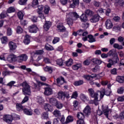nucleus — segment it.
Wrapping results in <instances>:
<instances>
[{"label": "nucleus", "instance_id": "obj_1", "mask_svg": "<svg viewBox=\"0 0 124 124\" xmlns=\"http://www.w3.org/2000/svg\"><path fill=\"white\" fill-rule=\"evenodd\" d=\"M79 16L76 12L70 13L66 15V22L69 26L73 25V20L78 19Z\"/></svg>", "mask_w": 124, "mask_h": 124}, {"label": "nucleus", "instance_id": "obj_2", "mask_svg": "<svg viewBox=\"0 0 124 124\" xmlns=\"http://www.w3.org/2000/svg\"><path fill=\"white\" fill-rule=\"evenodd\" d=\"M20 86L23 87L22 92L24 95H31V87L27 82H23L21 84H20Z\"/></svg>", "mask_w": 124, "mask_h": 124}, {"label": "nucleus", "instance_id": "obj_3", "mask_svg": "<svg viewBox=\"0 0 124 124\" xmlns=\"http://www.w3.org/2000/svg\"><path fill=\"white\" fill-rule=\"evenodd\" d=\"M28 60V56L25 54H21L16 57V61L18 62H23L24 61H26Z\"/></svg>", "mask_w": 124, "mask_h": 124}, {"label": "nucleus", "instance_id": "obj_4", "mask_svg": "<svg viewBox=\"0 0 124 124\" xmlns=\"http://www.w3.org/2000/svg\"><path fill=\"white\" fill-rule=\"evenodd\" d=\"M28 29L30 32H31V33H36L38 31V28H37V26H36L35 24L30 26Z\"/></svg>", "mask_w": 124, "mask_h": 124}, {"label": "nucleus", "instance_id": "obj_5", "mask_svg": "<svg viewBox=\"0 0 124 124\" xmlns=\"http://www.w3.org/2000/svg\"><path fill=\"white\" fill-rule=\"evenodd\" d=\"M88 92L89 93L90 96L93 97L95 98V100L97 101V96L98 95L97 93H94V91L92 88L89 89Z\"/></svg>", "mask_w": 124, "mask_h": 124}, {"label": "nucleus", "instance_id": "obj_6", "mask_svg": "<svg viewBox=\"0 0 124 124\" xmlns=\"http://www.w3.org/2000/svg\"><path fill=\"white\" fill-rule=\"evenodd\" d=\"M111 93L112 91H111V89H106L105 90H102V91L101 92V96L103 97L104 94L107 96H109L111 95Z\"/></svg>", "mask_w": 124, "mask_h": 124}, {"label": "nucleus", "instance_id": "obj_7", "mask_svg": "<svg viewBox=\"0 0 124 124\" xmlns=\"http://www.w3.org/2000/svg\"><path fill=\"white\" fill-rule=\"evenodd\" d=\"M8 45H9L10 50L11 51H14L16 50V49H17V45H16V43L12 41H10Z\"/></svg>", "mask_w": 124, "mask_h": 124}, {"label": "nucleus", "instance_id": "obj_8", "mask_svg": "<svg viewBox=\"0 0 124 124\" xmlns=\"http://www.w3.org/2000/svg\"><path fill=\"white\" fill-rule=\"evenodd\" d=\"M3 120L6 122V123H8L9 124H10L12 122V121L13 120V117L12 116L10 115H6L4 116Z\"/></svg>", "mask_w": 124, "mask_h": 124}, {"label": "nucleus", "instance_id": "obj_9", "mask_svg": "<svg viewBox=\"0 0 124 124\" xmlns=\"http://www.w3.org/2000/svg\"><path fill=\"white\" fill-rule=\"evenodd\" d=\"M44 94L45 95L49 96L53 94V90L50 87H46L45 88Z\"/></svg>", "mask_w": 124, "mask_h": 124}, {"label": "nucleus", "instance_id": "obj_10", "mask_svg": "<svg viewBox=\"0 0 124 124\" xmlns=\"http://www.w3.org/2000/svg\"><path fill=\"white\" fill-rule=\"evenodd\" d=\"M103 110V114L106 116V117L108 119V115L110 114V110L108 108V107L103 108V106H102Z\"/></svg>", "mask_w": 124, "mask_h": 124}, {"label": "nucleus", "instance_id": "obj_11", "mask_svg": "<svg viewBox=\"0 0 124 124\" xmlns=\"http://www.w3.org/2000/svg\"><path fill=\"white\" fill-rule=\"evenodd\" d=\"M99 19H100V16L98 15H95L91 19H90V21L92 23H96V22L99 21Z\"/></svg>", "mask_w": 124, "mask_h": 124}, {"label": "nucleus", "instance_id": "obj_12", "mask_svg": "<svg viewBox=\"0 0 124 124\" xmlns=\"http://www.w3.org/2000/svg\"><path fill=\"white\" fill-rule=\"evenodd\" d=\"M57 83L58 86L61 87L62 84H64V83H66V82L64 81V78L61 77L57 79Z\"/></svg>", "mask_w": 124, "mask_h": 124}, {"label": "nucleus", "instance_id": "obj_13", "mask_svg": "<svg viewBox=\"0 0 124 124\" xmlns=\"http://www.w3.org/2000/svg\"><path fill=\"white\" fill-rule=\"evenodd\" d=\"M105 24L108 30H110V29H112V28H113V23H112V21L110 19H108L106 21Z\"/></svg>", "mask_w": 124, "mask_h": 124}, {"label": "nucleus", "instance_id": "obj_14", "mask_svg": "<svg viewBox=\"0 0 124 124\" xmlns=\"http://www.w3.org/2000/svg\"><path fill=\"white\" fill-rule=\"evenodd\" d=\"M52 26V23L50 21H46L45 24L44 25L43 28L46 31H47L50 27Z\"/></svg>", "mask_w": 124, "mask_h": 124}, {"label": "nucleus", "instance_id": "obj_15", "mask_svg": "<svg viewBox=\"0 0 124 124\" xmlns=\"http://www.w3.org/2000/svg\"><path fill=\"white\" fill-rule=\"evenodd\" d=\"M57 31L59 32H63L65 31V27L62 24H58L57 26Z\"/></svg>", "mask_w": 124, "mask_h": 124}, {"label": "nucleus", "instance_id": "obj_16", "mask_svg": "<svg viewBox=\"0 0 124 124\" xmlns=\"http://www.w3.org/2000/svg\"><path fill=\"white\" fill-rule=\"evenodd\" d=\"M17 60V57L16 55H14V54H11L9 55L8 58H7V60L8 62H15V60Z\"/></svg>", "mask_w": 124, "mask_h": 124}, {"label": "nucleus", "instance_id": "obj_17", "mask_svg": "<svg viewBox=\"0 0 124 124\" xmlns=\"http://www.w3.org/2000/svg\"><path fill=\"white\" fill-rule=\"evenodd\" d=\"M45 110L47 112H49V111L52 112V111H53V107L49 104H46L45 105Z\"/></svg>", "mask_w": 124, "mask_h": 124}, {"label": "nucleus", "instance_id": "obj_18", "mask_svg": "<svg viewBox=\"0 0 124 124\" xmlns=\"http://www.w3.org/2000/svg\"><path fill=\"white\" fill-rule=\"evenodd\" d=\"M91 62H93L95 64H97L98 65L101 64L102 63V61L98 58H93L92 59Z\"/></svg>", "mask_w": 124, "mask_h": 124}, {"label": "nucleus", "instance_id": "obj_19", "mask_svg": "<svg viewBox=\"0 0 124 124\" xmlns=\"http://www.w3.org/2000/svg\"><path fill=\"white\" fill-rule=\"evenodd\" d=\"M58 98L61 100H64L65 98V93L63 92H60L58 93Z\"/></svg>", "mask_w": 124, "mask_h": 124}, {"label": "nucleus", "instance_id": "obj_20", "mask_svg": "<svg viewBox=\"0 0 124 124\" xmlns=\"http://www.w3.org/2000/svg\"><path fill=\"white\" fill-rule=\"evenodd\" d=\"M23 111L24 114L28 115V116H31L32 115V110L28 108H24Z\"/></svg>", "mask_w": 124, "mask_h": 124}, {"label": "nucleus", "instance_id": "obj_21", "mask_svg": "<svg viewBox=\"0 0 124 124\" xmlns=\"http://www.w3.org/2000/svg\"><path fill=\"white\" fill-rule=\"evenodd\" d=\"M83 112L85 115H90L91 114V107L89 106H86L83 110Z\"/></svg>", "mask_w": 124, "mask_h": 124}, {"label": "nucleus", "instance_id": "obj_22", "mask_svg": "<svg viewBox=\"0 0 124 124\" xmlns=\"http://www.w3.org/2000/svg\"><path fill=\"white\" fill-rule=\"evenodd\" d=\"M80 19L81 20V22L85 23L88 21V17L86 16V14H83L80 16Z\"/></svg>", "mask_w": 124, "mask_h": 124}, {"label": "nucleus", "instance_id": "obj_23", "mask_svg": "<svg viewBox=\"0 0 124 124\" xmlns=\"http://www.w3.org/2000/svg\"><path fill=\"white\" fill-rule=\"evenodd\" d=\"M88 38H89L88 42H90V43H93V42H95V41H96L95 38H94L92 34L88 35Z\"/></svg>", "mask_w": 124, "mask_h": 124}, {"label": "nucleus", "instance_id": "obj_24", "mask_svg": "<svg viewBox=\"0 0 124 124\" xmlns=\"http://www.w3.org/2000/svg\"><path fill=\"white\" fill-rule=\"evenodd\" d=\"M116 80L118 83H124V76H117Z\"/></svg>", "mask_w": 124, "mask_h": 124}, {"label": "nucleus", "instance_id": "obj_25", "mask_svg": "<svg viewBox=\"0 0 124 124\" xmlns=\"http://www.w3.org/2000/svg\"><path fill=\"white\" fill-rule=\"evenodd\" d=\"M81 67H82V64L81 63H77L72 66V68L74 70H78Z\"/></svg>", "mask_w": 124, "mask_h": 124}, {"label": "nucleus", "instance_id": "obj_26", "mask_svg": "<svg viewBox=\"0 0 124 124\" xmlns=\"http://www.w3.org/2000/svg\"><path fill=\"white\" fill-rule=\"evenodd\" d=\"M1 42L2 44H7V42H8V38H7V37L3 36L2 38H1Z\"/></svg>", "mask_w": 124, "mask_h": 124}, {"label": "nucleus", "instance_id": "obj_27", "mask_svg": "<svg viewBox=\"0 0 124 124\" xmlns=\"http://www.w3.org/2000/svg\"><path fill=\"white\" fill-rule=\"evenodd\" d=\"M16 108L17 111H22V110H24V107H23V106H22V104L19 103H17L16 104Z\"/></svg>", "mask_w": 124, "mask_h": 124}, {"label": "nucleus", "instance_id": "obj_28", "mask_svg": "<svg viewBox=\"0 0 124 124\" xmlns=\"http://www.w3.org/2000/svg\"><path fill=\"white\" fill-rule=\"evenodd\" d=\"M43 69L44 71H47L49 72V73H52V72H53V69L50 66H46V67H44Z\"/></svg>", "mask_w": 124, "mask_h": 124}, {"label": "nucleus", "instance_id": "obj_29", "mask_svg": "<svg viewBox=\"0 0 124 124\" xmlns=\"http://www.w3.org/2000/svg\"><path fill=\"white\" fill-rule=\"evenodd\" d=\"M115 4L119 6H123L124 5V1L123 0H115Z\"/></svg>", "mask_w": 124, "mask_h": 124}, {"label": "nucleus", "instance_id": "obj_30", "mask_svg": "<svg viewBox=\"0 0 124 124\" xmlns=\"http://www.w3.org/2000/svg\"><path fill=\"white\" fill-rule=\"evenodd\" d=\"M113 48H115V49H118V50H122L124 49V47H123V46L120 45L118 43H115L113 45Z\"/></svg>", "mask_w": 124, "mask_h": 124}, {"label": "nucleus", "instance_id": "obj_31", "mask_svg": "<svg viewBox=\"0 0 124 124\" xmlns=\"http://www.w3.org/2000/svg\"><path fill=\"white\" fill-rule=\"evenodd\" d=\"M49 103H50L52 105H56V104L57 103V99L55 98H48Z\"/></svg>", "mask_w": 124, "mask_h": 124}, {"label": "nucleus", "instance_id": "obj_32", "mask_svg": "<svg viewBox=\"0 0 124 124\" xmlns=\"http://www.w3.org/2000/svg\"><path fill=\"white\" fill-rule=\"evenodd\" d=\"M73 64V60L71 59H70L65 62V65L66 66H71Z\"/></svg>", "mask_w": 124, "mask_h": 124}, {"label": "nucleus", "instance_id": "obj_33", "mask_svg": "<svg viewBox=\"0 0 124 124\" xmlns=\"http://www.w3.org/2000/svg\"><path fill=\"white\" fill-rule=\"evenodd\" d=\"M109 64H110L111 65H113V64H115V63H117L118 62H119V57H115V61L114 62L111 59L109 60Z\"/></svg>", "mask_w": 124, "mask_h": 124}, {"label": "nucleus", "instance_id": "obj_34", "mask_svg": "<svg viewBox=\"0 0 124 124\" xmlns=\"http://www.w3.org/2000/svg\"><path fill=\"white\" fill-rule=\"evenodd\" d=\"M77 117L79 120H84L85 119V115L82 112H78L77 114Z\"/></svg>", "mask_w": 124, "mask_h": 124}, {"label": "nucleus", "instance_id": "obj_35", "mask_svg": "<svg viewBox=\"0 0 124 124\" xmlns=\"http://www.w3.org/2000/svg\"><path fill=\"white\" fill-rule=\"evenodd\" d=\"M55 105L57 109H62L63 107V105L61 102H58V101Z\"/></svg>", "mask_w": 124, "mask_h": 124}, {"label": "nucleus", "instance_id": "obj_36", "mask_svg": "<svg viewBox=\"0 0 124 124\" xmlns=\"http://www.w3.org/2000/svg\"><path fill=\"white\" fill-rule=\"evenodd\" d=\"M53 115L58 118V117H60L61 116V111L58 109H56L53 112Z\"/></svg>", "mask_w": 124, "mask_h": 124}, {"label": "nucleus", "instance_id": "obj_37", "mask_svg": "<svg viewBox=\"0 0 124 124\" xmlns=\"http://www.w3.org/2000/svg\"><path fill=\"white\" fill-rule=\"evenodd\" d=\"M30 36L28 35H26V36H25V39L23 41L24 43L25 44H29L30 42Z\"/></svg>", "mask_w": 124, "mask_h": 124}, {"label": "nucleus", "instance_id": "obj_38", "mask_svg": "<svg viewBox=\"0 0 124 124\" xmlns=\"http://www.w3.org/2000/svg\"><path fill=\"white\" fill-rule=\"evenodd\" d=\"M85 13L86 15L88 16H93V12L91 10L87 9L85 11Z\"/></svg>", "mask_w": 124, "mask_h": 124}, {"label": "nucleus", "instance_id": "obj_39", "mask_svg": "<svg viewBox=\"0 0 124 124\" xmlns=\"http://www.w3.org/2000/svg\"><path fill=\"white\" fill-rule=\"evenodd\" d=\"M84 84V81L82 80H80L74 82L75 86H81V85H83Z\"/></svg>", "mask_w": 124, "mask_h": 124}, {"label": "nucleus", "instance_id": "obj_40", "mask_svg": "<svg viewBox=\"0 0 124 124\" xmlns=\"http://www.w3.org/2000/svg\"><path fill=\"white\" fill-rule=\"evenodd\" d=\"M98 97H97V101H95V98H94V100L89 101V103H90L91 104H93L94 103L95 105H98Z\"/></svg>", "mask_w": 124, "mask_h": 124}, {"label": "nucleus", "instance_id": "obj_41", "mask_svg": "<svg viewBox=\"0 0 124 124\" xmlns=\"http://www.w3.org/2000/svg\"><path fill=\"white\" fill-rule=\"evenodd\" d=\"M17 16L20 20H23V18H24V13L21 11H19L17 13Z\"/></svg>", "mask_w": 124, "mask_h": 124}, {"label": "nucleus", "instance_id": "obj_42", "mask_svg": "<svg viewBox=\"0 0 124 124\" xmlns=\"http://www.w3.org/2000/svg\"><path fill=\"white\" fill-rule=\"evenodd\" d=\"M73 121V117L71 116H69L67 117L66 123V124H68L69 123H71Z\"/></svg>", "mask_w": 124, "mask_h": 124}, {"label": "nucleus", "instance_id": "obj_43", "mask_svg": "<svg viewBox=\"0 0 124 124\" xmlns=\"http://www.w3.org/2000/svg\"><path fill=\"white\" fill-rule=\"evenodd\" d=\"M7 15V12L5 11H3L1 14H0V18L1 19H3V18H5L6 16Z\"/></svg>", "mask_w": 124, "mask_h": 124}, {"label": "nucleus", "instance_id": "obj_44", "mask_svg": "<svg viewBox=\"0 0 124 124\" xmlns=\"http://www.w3.org/2000/svg\"><path fill=\"white\" fill-rule=\"evenodd\" d=\"M37 99V102H38L39 104H43V103H44V100L42 98V97H38Z\"/></svg>", "mask_w": 124, "mask_h": 124}, {"label": "nucleus", "instance_id": "obj_45", "mask_svg": "<svg viewBox=\"0 0 124 124\" xmlns=\"http://www.w3.org/2000/svg\"><path fill=\"white\" fill-rule=\"evenodd\" d=\"M49 11H50V7H49L47 5H46L45 6V9H44L45 14H46V15L48 14Z\"/></svg>", "mask_w": 124, "mask_h": 124}, {"label": "nucleus", "instance_id": "obj_46", "mask_svg": "<svg viewBox=\"0 0 124 124\" xmlns=\"http://www.w3.org/2000/svg\"><path fill=\"white\" fill-rule=\"evenodd\" d=\"M93 4L96 7H99L100 6V2L98 1L95 0H93Z\"/></svg>", "mask_w": 124, "mask_h": 124}, {"label": "nucleus", "instance_id": "obj_47", "mask_svg": "<svg viewBox=\"0 0 124 124\" xmlns=\"http://www.w3.org/2000/svg\"><path fill=\"white\" fill-rule=\"evenodd\" d=\"M38 5V0H33L32 1V6L35 7Z\"/></svg>", "mask_w": 124, "mask_h": 124}, {"label": "nucleus", "instance_id": "obj_48", "mask_svg": "<svg viewBox=\"0 0 124 124\" xmlns=\"http://www.w3.org/2000/svg\"><path fill=\"white\" fill-rule=\"evenodd\" d=\"M7 11L8 13H12L13 12H15V8L13 7H10L7 9Z\"/></svg>", "mask_w": 124, "mask_h": 124}, {"label": "nucleus", "instance_id": "obj_49", "mask_svg": "<svg viewBox=\"0 0 124 124\" xmlns=\"http://www.w3.org/2000/svg\"><path fill=\"white\" fill-rule=\"evenodd\" d=\"M41 118L42 119V120H47V119H48V114L44 112L42 114Z\"/></svg>", "mask_w": 124, "mask_h": 124}, {"label": "nucleus", "instance_id": "obj_50", "mask_svg": "<svg viewBox=\"0 0 124 124\" xmlns=\"http://www.w3.org/2000/svg\"><path fill=\"white\" fill-rule=\"evenodd\" d=\"M12 73H15L14 72H11V71H4L3 72V75L4 76H7V75H10L11 74H12Z\"/></svg>", "mask_w": 124, "mask_h": 124}, {"label": "nucleus", "instance_id": "obj_51", "mask_svg": "<svg viewBox=\"0 0 124 124\" xmlns=\"http://www.w3.org/2000/svg\"><path fill=\"white\" fill-rule=\"evenodd\" d=\"M28 0H19L18 3L20 5H25L27 4Z\"/></svg>", "mask_w": 124, "mask_h": 124}, {"label": "nucleus", "instance_id": "obj_52", "mask_svg": "<svg viewBox=\"0 0 124 124\" xmlns=\"http://www.w3.org/2000/svg\"><path fill=\"white\" fill-rule=\"evenodd\" d=\"M124 87H120L117 90L118 93H119L120 94H122V93H124Z\"/></svg>", "mask_w": 124, "mask_h": 124}, {"label": "nucleus", "instance_id": "obj_53", "mask_svg": "<svg viewBox=\"0 0 124 124\" xmlns=\"http://www.w3.org/2000/svg\"><path fill=\"white\" fill-rule=\"evenodd\" d=\"M78 97V93L77 91H75L74 93H73L71 98H76Z\"/></svg>", "mask_w": 124, "mask_h": 124}, {"label": "nucleus", "instance_id": "obj_54", "mask_svg": "<svg viewBox=\"0 0 124 124\" xmlns=\"http://www.w3.org/2000/svg\"><path fill=\"white\" fill-rule=\"evenodd\" d=\"M113 31H121V25H115L113 27Z\"/></svg>", "mask_w": 124, "mask_h": 124}, {"label": "nucleus", "instance_id": "obj_55", "mask_svg": "<svg viewBox=\"0 0 124 124\" xmlns=\"http://www.w3.org/2000/svg\"><path fill=\"white\" fill-rule=\"evenodd\" d=\"M16 32L17 33H22L23 32V29L20 26H17L16 29Z\"/></svg>", "mask_w": 124, "mask_h": 124}, {"label": "nucleus", "instance_id": "obj_56", "mask_svg": "<svg viewBox=\"0 0 124 124\" xmlns=\"http://www.w3.org/2000/svg\"><path fill=\"white\" fill-rule=\"evenodd\" d=\"M43 53H44V51H43V50H36L35 53H33V54L36 55H42Z\"/></svg>", "mask_w": 124, "mask_h": 124}, {"label": "nucleus", "instance_id": "obj_57", "mask_svg": "<svg viewBox=\"0 0 124 124\" xmlns=\"http://www.w3.org/2000/svg\"><path fill=\"white\" fill-rule=\"evenodd\" d=\"M45 49L47 50V51H52V50H54V47L51 46H48L47 45L45 46Z\"/></svg>", "mask_w": 124, "mask_h": 124}, {"label": "nucleus", "instance_id": "obj_58", "mask_svg": "<svg viewBox=\"0 0 124 124\" xmlns=\"http://www.w3.org/2000/svg\"><path fill=\"white\" fill-rule=\"evenodd\" d=\"M57 64L58 65H62V63H63V62L62 59H58L56 61Z\"/></svg>", "mask_w": 124, "mask_h": 124}, {"label": "nucleus", "instance_id": "obj_59", "mask_svg": "<svg viewBox=\"0 0 124 124\" xmlns=\"http://www.w3.org/2000/svg\"><path fill=\"white\" fill-rule=\"evenodd\" d=\"M60 41L59 37H55L52 41L53 44H56V43H58Z\"/></svg>", "mask_w": 124, "mask_h": 124}, {"label": "nucleus", "instance_id": "obj_60", "mask_svg": "<svg viewBox=\"0 0 124 124\" xmlns=\"http://www.w3.org/2000/svg\"><path fill=\"white\" fill-rule=\"evenodd\" d=\"M100 68L99 66H96L94 68L92 69V71L93 72H97V71H99Z\"/></svg>", "mask_w": 124, "mask_h": 124}, {"label": "nucleus", "instance_id": "obj_61", "mask_svg": "<svg viewBox=\"0 0 124 124\" xmlns=\"http://www.w3.org/2000/svg\"><path fill=\"white\" fill-rule=\"evenodd\" d=\"M44 62L46 63H51V60H50L48 58H44Z\"/></svg>", "mask_w": 124, "mask_h": 124}, {"label": "nucleus", "instance_id": "obj_62", "mask_svg": "<svg viewBox=\"0 0 124 124\" xmlns=\"http://www.w3.org/2000/svg\"><path fill=\"white\" fill-rule=\"evenodd\" d=\"M110 73L113 75H116L117 74V69L113 68L110 70Z\"/></svg>", "mask_w": 124, "mask_h": 124}, {"label": "nucleus", "instance_id": "obj_63", "mask_svg": "<svg viewBox=\"0 0 124 124\" xmlns=\"http://www.w3.org/2000/svg\"><path fill=\"white\" fill-rule=\"evenodd\" d=\"M77 124H85L84 119H79L77 121Z\"/></svg>", "mask_w": 124, "mask_h": 124}, {"label": "nucleus", "instance_id": "obj_64", "mask_svg": "<svg viewBox=\"0 0 124 124\" xmlns=\"http://www.w3.org/2000/svg\"><path fill=\"white\" fill-rule=\"evenodd\" d=\"M118 101H120V102H122L123 101H124V95L122 96H120L117 98Z\"/></svg>", "mask_w": 124, "mask_h": 124}]
</instances>
